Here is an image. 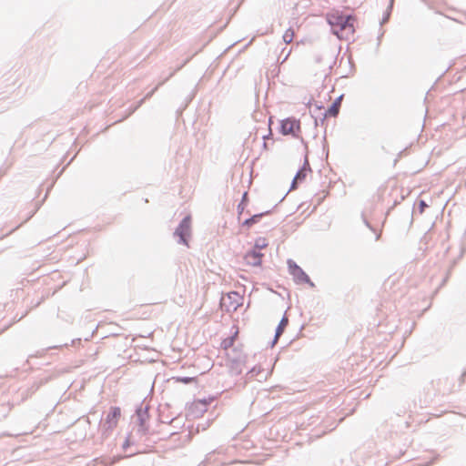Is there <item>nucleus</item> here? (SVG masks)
Returning a JSON list of instances; mask_svg holds the SVG:
<instances>
[{
    "label": "nucleus",
    "instance_id": "obj_7",
    "mask_svg": "<svg viewBox=\"0 0 466 466\" xmlns=\"http://www.w3.org/2000/svg\"><path fill=\"white\" fill-rule=\"evenodd\" d=\"M215 400V397L203 398L193 401L187 408V416L194 419L201 417L207 410L208 405Z\"/></svg>",
    "mask_w": 466,
    "mask_h": 466
},
{
    "label": "nucleus",
    "instance_id": "obj_4",
    "mask_svg": "<svg viewBox=\"0 0 466 466\" xmlns=\"http://www.w3.org/2000/svg\"><path fill=\"white\" fill-rule=\"evenodd\" d=\"M287 264L289 272L292 275L293 279L297 284H308L310 288L315 287V284L310 279L309 276L294 260L289 258L288 259Z\"/></svg>",
    "mask_w": 466,
    "mask_h": 466
},
{
    "label": "nucleus",
    "instance_id": "obj_31",
    "mask_svg": "<svg viewBox=\"0 0 466 466\" xmlns=\"http://www.w3.org/2000/svg\"><path fill=\"white\" fill-rule=\"evenodd\" d=\"M279 337H276V334L274 335V338L273 339L271 340L270 342V347L273 348L274 345L277 343V341L279 340Z\"/></svg>",
    "mask_w": 466,
    "mask_h": 466
},
{
    "label": "nucleus",
    "instance_id": "obj_25",
    "mask_svg": "<svg viewBox=\"0 0 466 466\" xmlns=\"http://www.w3.org/2000/svg\"><path fill=\"white\" fill-rule=\"evenodd\" d=\"M361 218L363 219V222L365 223V225L370 228L371 229L372 231H375V229L371 227V225L370 224L369 220L367 219V211L366 210H363L361 212Z\"/></svg>",
    "mask_w": 466,
    "mask_h": 466
},
{
    "label": "nucleus",
    "instance_id": "obj_27",
    "mask_svg": "<svg viewBox=\"0 0 466 466\" xmlns=\"http://www.w3.org/2000/svg\"><path fill=\"white\" fill-rule=\"evenodd\" d=\"M210 459H211V454L209 453L208 455H207L206 459L198 464V466H207V464L208 463Z\"/></svg>",
    "mask_w": 466,
    "mask_h": 466
},
{
    "label": "nucleus",
    "instance_id": "obj_21",
    "mask_svg": "<svg viewBox=\"0 0 466 466\" xmlns=\"http://www.w3.org/2000/svg\"><path fill=\"white\" fill-rule=\"evenodd\" d=\"M176 380L187 385V384H191V383L195 382L196 378L195 377H177Z\"/></svg>",
    "mask_w": 466,
    "mask_h": 466
},
{
    "label": "nucleus",
    "instance_id": "obj_16",
    "mask_svg": "<svg viewBox=\"0 0 466 466\" xmlns=\"http://www.w3.org/2000/svg\"><path fill=\"white\" fill-rule=\"evenodd\" d=\"M340 106V98H338L331 106L328 109L327 115L329 116H336L339 114Z\"/></svg>",
    "mask_w": 466,
    "mask_h": 466
},
{
    "label": "nucleus",
    "instance_id": "obj_9",
    "mask_svg": "<svg viewBox=\"0 0 466 466\" xmlns=\"http://www.w3.org/2000/svg\"><path fill=\"white\" fill-rule=\"evenodd\" d=\"M280 130L285 136L291 135L293 137H299L300 133V123L294 118L284 119L281 122Z\"/></svg>",
    "mask_w": 466,
    "mask_h": 466
},
{
    "label": "nucleus",
    "instance_id": "obj_22",
    "mask_svg": "<svg viewBox=\"0 0 466 466\" xmlns=\"http://www.w3.org/2000/svg\"><path fill=\"white\" fill-rule=\"evenodd\" d=\"M36 208L33 210H30L28 211V214H27V217L25 219H24L15 228H14L12 231L15 230L17 228H19L20 226H22L24 223H25L26 221H28L38 210V208L40 206H35Z\"/></svg>",
    "mask_w": 466,
    "mask_h": 466
},
{
    "label": "nucleus",
    "instance_id": "obj_29",
    "mask_svg": "<svg viewBox=\"0 0 466 466\" xmlns=\"http://www.w3.org/2000/svg\"><path fill=\"white\" fill-rule=\"evenodd\" d=\"M465 378H466V370L461 373V375L460 377V385H462L464 383Z\"/></svg>",
    "mask_w": 466,
    "mask_h": 466
},
{
    "label": "nucleus",
    "instance_id": "obj_35",
    "mask_svg": "<svg viewBox=\"0 0 466 466\" xmlns=\"http://www.w3.org/2000/svg\"><path fill=\"white\" fill-rule=\"evenodd\" d=\"M310 206H308L307 209L303 210V214L307 212V210L309 208Z\"/></svg>",
    "mask_w": 466,
    "mask_h": 466
},
{
    "label": "nucleus",
    "instance_id": "obj_32",
    "mask_svg": "<svg viewBox=\"0 0 466 466\" xmlns=\"http://www.w3.org/2000/svg\"><path fill=\"white\" fill-rule=\"evenodd\" d=\"M466 251V245H462L461 246V255H460V258H461L463 256V254L465 253Z\"/></svg>",
    "mask_w": 466,
    "mask_h": 466
},
{
    "label": "nucleus",
    "instance_id": "obj_13",
    "mask_svg": "<svg viewBox=\"0 0 466 466\" xmlns=\"http://www.w3.org/2000/svg\"><path fill=\"white\" fill-rule=\"evenodd\" d=\"M242 360L240 358H235L231 360V364H230V372L233 374V375H240L242 373Z\"/></svg>",
    "mask_w": 466,
    "mask_h": 466
},
{
    "label": "nucleus",
    "instance_id": "obj_3",
    "mask_svg": "<svg viewBox=\"0 0 466 466\" xmlns=\"http://www.w3.org/2000/svg\"><path fill=\"white\" fill-rule=\"evenodd\" d=\"M150 406L145 402V400L141 401L139 405L137 406L135 415L137 418V431L136 434L139 437H143L148 434L149 432V425L147 423L150 414H149Z\"/></svg>",
    "mask_w": 466,
    "mask_h": 466
},
{
    "label": "nucleus",
    "instance_id": "obj_20",
    "mask_svg": "<svg viewBox=\"0 0 466 466\" xmlns=\"http://www.w3.org/2000/svg\"><path fill=\"white\" fill-rule=\"evenodd\" d=\"M140 452H141V451H139L138 449H137L136 451H131L129 454L125 455V456H122V455L113 456V457L111 458V461H111V463H112V464L116 463V462L120 461H121L122 459H124V458H128V457H131V456H133V455H135V454H138V453H140Z\"/></svg>",
    "mask_w": 466,
    "mask_h": 466
},
{
    "label": "nucleus",
    "instance_id": "obj_26",
    "mask_svg": "<svg viewBox=\"0 0 466 466\" xmlns=\"http://www.w3.org/2000/svg\"><path fill=\"white\" fill-rule=\"evenodd\" d=\"M260 371V369H257L256 367L252 368L250 370L248 371L247 376H249L250 378L256 377Z\"/></svg>",
    "mask_w": 466,
    "mask_h": 466
},
{
    "label": "nucleus",
    "instance_id": "obj_34",
    "mask_svg": "<svg viewBox=\"0 0 466 466\" xmlns=\"http://www.w3.org/2000/svg\"><path fill=\"white\" fill-rule=\"evenodd\" d=\"M177 420H178L177 418H173V419L171 420L170 423H171V424H173V423L177 422Z\"/></svg>",
    "mask_w": 466,
    "mask_h": 466
},
{
    "label": "nucleus",
    "instance_id": "obj_8",
    "mask_svg": "<svg viewBox=\"0 0 466 466\" xmlns=\"http://www.w3.org/2000/svg\"><path fill=\"white\" fill-rule=\"evenodd\" d=\"M121 417V409L117 406L110 407L104 422L105 431H112L117 425Z\"/></svg>",
    "mask_w": 466,
    "mask_h": 466
},
{
    "label": "nucleus",
    "instance_id": "obj_23",
    "mask_svg": "<svg viewBox=\"0 0 466 466\" xmlns=\"http://www.w3.org/2000/svg\"><path fill=\"white\" fill-rule=\"evenodd\" d=\"M415 207L416 206H412V210L410 211V216H411V218H413V216L419 212V214H422L425 210L426 208H429L430 206H417V209H415Z\"/></svg>",
    "mask_w": 466,
    "mask_h": 466
},
{
    "label": "nucleus",
    "instance_id": "obj_10",
    "mask_svg": "<svg viewBox=\"0 0 466 466\" xmlns=\"http://www.w3.org/2000/svg\"><path fill=\"white\" fill-rule=\"evenodd\" d=\"M263 257L264 254L260 251L250 248L246 252L244 258L247 264L252 267H259L262 264Z\"/></svg>",
    "mask_w": 466,
    "mask_h": 466
},
{
    "label": "nucleus",
    "instance_id": "obj_19",
    "mask_svg": "<svg viewBox=\"0 0 466 466\" xmlns=\"http://www.w3.org/2000/svg\"><path fill=\"white\" fill-rule=\"evenodd\" d=\"M294 36H295V32L292 28H289L285 31V33L283 34V41L286 43V44H289L293 41L294 39Z\"/></svg>",
    "mask_w": 466,
    "mask_h": 466
},
{
    "label": "nucleus",
    "instance_id": "obj_15",
    "mask_svg": "<svg viewBox=\"0 0 466 466\" xmlns=\"http://www.w3.org/2000/svg\"><path fill=\"white\" fill-rule=\"evenodd\" d=\"M137 445V441L135 440V434L133 432L129 433L125 441L123 442L122 444V450L124 451H127L128 450V448H130L131 446H135Z\"/></svg>",
    "mask_w": 466,
    "mask_h": 466
},
{
    "label": "nucleus",
    "instance_id": "obj_28",
    "mask_svg": "<svg viewBox=\"0 0 466 466\" xmlns=\"http://www.w3.org/2000/svg\"><path fill=\"white\" fill-rule=\"evenodd\" d=\"M81 343H82L81 339H76L72 340V346H74V347H77V346L81 345Z\"/></svg>",
    "mask_w": 466,
    "mask_h": 466
},
{
    "label": "nucleus",
    "instance_id": "obj_11",
    "mask_svg": "<svg viewBox=\"0 0 466 466\" xmlns=\"http://www.w3.org/2000/svg\"><path fill=\"white\" fill-rule=\"evenodd\" d=\"M311 169L309 163H305L303 167L298 171L291 184V189L297 188V187L303 183L307 177L310 174Z\"/></svg>",
    "mask_w": 466,
    "mask_h": 466
},
{
    "label": "nucleus",
    "instance_id": "obj_1",
    "mask_svg": "<svg viewBox=\"0 0 466 466\" xmlns=\"http://www.w3.org/2000/svg\"><path fill=\"white\" fill-rule=\"evenodd\" d=\"M327 19L332 28V32L342 40H349L355 33L356 17L344 15L340 11L334 10L328 14Z\"/></svg>",
    "mask_w": 466,
    "mask_h": 466
},
{
    "label": "nucleus",
    "instance_id": "obj_12",
    "mask_svg": "<svg viewBox=\"0 0 466 466\" xmlns=\"http://www.w3.org/2000/svg\"><path fill=\"white\" fill-rule=\"evenodd\" d=\"M48 381V378H44V379H40L38 380H35L31 386L29 388H27L26 390V397L34 394L35 392H36L41 386H43L44 384L47 383Z\"/></svg>",
    "mask_w": 466,
    "mask_h": 466
},
{
    "label": "nucleus",
    "instance_id": "obj_30",
    "mask_svg": "<svg viewBox=\"0 0 466 466\" xmlns=\"http://www.w3.org/2000/svg\"><path fill=\"white\" fill-rule=\"evenodd\" d=\"M428 237H429V233H425L424 236L420 239V244H422V243L426 244L427 240H428Z\"/></svg>",
    "mask_w": 466,
    "mask_h": 466
},
{
    "label": "nucleus",
    "instance_id": "obj_2",
    "mask_svg": "<svg viewBox=\"0 0 466 466\" xmlns=\"http://www.w3.org/2000/svg\"><path fill=\"white\" fill-rule=\"evenodd\" d=\"M173 235L178 244L189 247L192 237V216L190 213L185 215L180 220Z\"/></svg>",
    "mask_w": 466,
    "mask_h": 466
},
{
    "label": "nucleus",
    "instance_id": "obj_33",
    "mask_svg": "<svg viewBox=\"0 0 466 466\" xmlns=\"http://www.w3.org/2000/svg\"><path fill=\"white\" fill-rule=\"evenodd\" d=\"M317 207H318L317 205H314L312 209L309 212L307 213L306 217H309L311 213H313L316 210Z\"/></svg>",
    "mask_w": 466,
    "mask_h": 466
},
{
    "label": "nucleus",
    "instance_id": "obj_14",
    "mask_svg": "<svg viewBox=\"0 0 466 466\" xmlns=\"http://www.w3.org/2000/svg\"><path fill=\"white\" fill-rule=\"evenodd\" d=\"M288 324H289V319L286 315H284L282 317V319H280L279 325L276 328V330H275L276 337H280L283 334Z\"/></svg>",
    "mask_w": 466,
    "mask_h": 466
},
{
    "label": "nucleus",
    "instance_id": "obj_17",
    "mask_svg": "<svg viewBox=\"0 0 466 466\" xmlns=\"http://www.w3.org/2000/svg\"><path fill=\"white\" fill-rule=\"evenodd\" d=\"M268 245V243L267 242V239L260 237L256 239L255 244L251 248L260 251L261 249L266 248Z\"/></svg>",
    "mask_w": 466,
    "mask_h": 466
},
{
    "label": "nucleus",
    "instance_id": "obj_24",
    "mask_svg": "<svg viewBox=\"0 0 466 466\" xmlns=\"http://www.w3.org/2000/svg\"><path fill=\"white\" fill-rule=\"evenodd\" d=\"M455 264H456V260H453L452 264L451 265L450 268L447 271L446 276L442 279V281H441V283L440 285V288L443 287L446 284V282L448 281V279L450 278V275H451V269H452V268L454 267Z\"/></svg>",
    "mask_w": 466,
    "mask_h": 466
},
{
    "label": "nucleus",
    "instance_id": "obj_5",
    "mask_svg": "<svg viewBox=\"0 0 466 466\" xmlns=\"http://www.w3.org/2000/svg\"><path fill=\"white\" fill-rule=\"evenodd\" d=\"M247 206H237V208H238V220L241 224V227L246 228V229L251 228L255 224L258 223L263 217L271 214L273 212V210H274V208H273L271 210H267V211L256 213V214H253V215L249 214L248 218H246L242 219V217L244 215L245 208Z\"/></svg>",
    "mask_w": 466,
    "mask_h": 466
},
{
    "label": "nucleus",
    "instance_id": "obj_6",
    "mask_svg": "<svg viewBox=\"0 0 466 466\" xmlns=\"http://www.w3.org/2000/svg\"><path fill=\"white\" fill-rule=\"evenodd\" d=\"M243 302V297L238 291H230L226 297H222L219 307L222 310L229 313L236 311Z\"/></svg>",
    "mask_w": 466,
    "mask_h": 466
},
{
    "label": "nucleus",
    "instance_id": "obj_18",
    "mask_svg": "<svg viewBox=\"0 0 466 466\" xmlns=\"http://www.w3.org/2000/svg\"><path fill=\"white\" fill-rule=\"evenodd\" d=\"M235 341H236V335L228 336L221 341V348L224 350H228L234 346Z\"/></svg>",
    "mask_w": 466,
    "mask_h": 466
}]
</instances>
